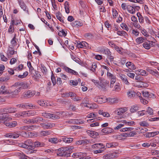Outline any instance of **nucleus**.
Returning a JSON list of instances; mask_svg holds the SVG:
<instances>
[{
	"label": "nucleus",
	"instance_id": "f257e3e1",
	"mask_svg": "<svg viewBox=\"0 0 159 159\" xmlns=\"http://www.w3.org/2000/svg\"><path fill=\"white\" fill-rule=\"evenodd\" d=\"M40 125L43 129H49L55 126V124L52 123H48L45 119L40 123Z\"/></svg>",
	"mask_w": 159,
	"mask_h": 159
},
{
	"label": "nucleus",
	"instance_id": "f03ea898",
	"mask_svg": "<svg viewBox=\"0 0 159 159\" xmlns=\"http://www.w3.org/2000/svg\"><path fill=\"white\" fill-rule=\"evenodd\" d=\"M35 94V92L34 91L28 90L24 92L21 96L22 98L27 99L33 97Z\"/></svg>",
	"mask_w": 159,
	"mask_h": 159
},
{
	"label": "nucleus",
	"instance_id": "7ed1b4c3",
	"mask_svg": "<svg viewBox=\"0 0 159 159\" xmlns=\"http://www.w3.org/2000/svg\"><path fill=\"white\" fill-rule=\"evenodd\" d=\"M73 148H74L72 146L66 148L64 149V150L61 152L60 153V156H66V157L70 156V151Z\"/></svg>",
	"mask_w": 159,
	"mask_h": 159
},
{
	"label": "nucleus",
	"instance_id": "20e7f679",
	"mask_svg": "<svg viewBox=\"0 0 159 159\" xmlns=\"http://www.w3.org/2000/svg\"><path fill=\"white\" fill-rule=\"evenodd\" d=\"M52 115L50 116L51 117L50 118L53 120H57L60 118L59 116L61 115L64 116L66 115V113L64 111H61L60 112H57L56 113L51 114Z\"/></svg>",
	"mask_w": 159,
	"mask_h": 159
},
{
	"label": "nucleus",
	"instance_id": "39448f33",
	"mask_svg": "<svg viewBox=\"0 0 159 159\" xmlns=\"http://www.w3.org/2000/svg\"><path fill=\"white\" fill-rule=\"evenodd\" d=\"M25 145V148L32 150L34 148V146H33V142L31 140H27L24 142Z\"/></svg>",
	"mask_w": 159,
	"mask_h": 159
},
{
	"label": "nucleus",
	"instance_id": "423d86ee",
	"mask_svg": "<svg viewBox=\"0 0 159 159\" xmlns=\"http://www.w3.org/2000/svg\"><path fill=\"white\" fill-rule=\"evenodd\" d=\"M9 121L6 120L4 121L3 123L5 125L10 128L14 127L17 125V123L16 121H13L10 122Z\"/></svg>",
	"mask_w": 159,
	"mask_h": 159
},
{
	"label": "nucleus",
	"instance_id": "0eeeda50",
	"mask_svg": "<svg viewBox=\"0 0 159 159\" xmlns=\"http://www.w3.org/2000/svg\"><path fill=\"white\" fill-rule=\"evenodd\" d=\"M94 100L95 102L101 104L106 102V98L103 96H96L94 98Z\"/></svg>",
	"mask_w": 159,
	"mask_h": 159
},
{
	"label": "nucleus",
	"instance_id": "6e6552de",
	"mask_svg": "<svg viewBox=\"0 0 159 159\" xmlns=\"http://www.w3.org/2000/svg\"><path fill=\"white\" fill-rule=\"evenodd\" d=\"M121 7L123 10H125L126 9V7L129 13L132 14L135 13L134 9H130L132 7L130 5H127L125 3H123L121 5Z\"/></svg>",
	"mask_w": 159,
	"mask_h": 159
},
{
	"label": "nucleus",
	"instance_id": "1a4fd4ad",
	"mask_svg": "<svg viewBox=\"0 0 159 159\" xmlns=\"http://www.w3.org/2000/svg\"><path fill=\"white\" fill-rule=\"evenodd\" d=\"M110 104L116 103L119 102V99L117 98H106V102Z\"/></svg>",
	"mask_w": 159,
	"mask_h": 159
},
{
	"label": "nucleus",
	"instance_id": "9d476101",
	"mask_svg": "<svg viewBox=\"0 0 159 159\" xmlns=\"http://www.w3.org/2000/svg\"><path fill=\"white\" fill-rule=\"evenodd\" d=\"M87 133L89 135L93 138H97L98 136V134L94 131L88 130L87 131Z\"/></svg>",
	"mask_w": 159,
	"mask_h": 159
},
{
	"label": "nucleus",
	"instance_id": "9b49d317",
	"mask_svg": "<svg viewBox=\"0 0 159 159\" xmlns=\"http://www.w3.org/2000/svg\"><path fill=\"white\" fill-rule=\"evenodd\" d=\"M77 46L79 48H85L88 47V44L85 42H79L77 43Z\"/></svg>",
	"mask_w": 159,
	"mask_h": 159
},
{
	"label": "nucleus",
	"instance_id": "f8f14e48",
	"mask_svg": "<svg viewBox=\"0 0 159 159\" xmlns=\"http://www.w3.org/2000/svg\"><path fill=\"white\" fill-rule=\"evenodd\" d=\"M152 41H147L143 44V47L146 49H149L152 45Z\"/></svg>",
	"mask_w": 159,
	"mask_h": 159
},
{
	"label": "nucleus",
	"instance_id": "ddd939ff",
	"mask_svg": "<svg viewBox=\"0 0 159 159\" xmlns=\"http://www.w3.org/2000/svg\"><path fill=\"white\" fill-rule=\"evenodd\" d=\"M142 93L143 96L145 98H154L155 97V96L152 93H149L147 91H143Z\"/></svg>",
	"mask_w": 159,
	"mask_h": 159
},
{
	"label": "nucleus",
	"instance_id": "4468645a",
	"mask_svg": "<svg viewBox=\"0 0 159 159\" xmlns=\"http://www.w3.org/2000/svg\"><path fill=\"white\" fill-rule=\"evenodd\" d=\"M127 111V108L125 107L120 108L116 109L115 111V113L118 115H121Z\"/></svg>",
	"mask_w": 159,
	"mask_h": 159
},
{
	"label": "nucleus",
	"instance_id": "2eb2a0df",
	"mask_svg": "<svg viewBox=\"0 0 159 159\" xmlns=\"http://www.w3.org/2000/svg\"><path fill=\"white\" fill-rule=\"evenodd\" d=\"M33 119V124H38L40 123V122L43 120H44V119L42 117L39 116H37L36 117L34 118Z\"/></svg>",
	"mask_w": 159,
	"mask_h": 159
},
{
	"label": "nucleus",
	"instance_id": "dca6fc26",
	"mask_svg": "<svg viewBox=\"0 0 159 159\" xmlns=\"http://www.w3.org/2000/svg\"><path fill=\"white\" fill-rule=\"evenodd\" d=\"M11 91L6 89V88L4 86H2L0 88V93L2 94H7L11 93Z\"/></svg>",
	"mask_w": 159,
	"mask_h": 159
},
{
	"label": "nucleus",
	"instance_id": "f3484780",
	"mask_svg": "<svg viewBox=\"0 0 159 159\" xmlns=\"http://www.w3.org/2000/svg\"><path fill=\"white\" fill-rule=\"evenodd\" d=\"M61 139L65 143H70L73 141V139L72 138H67L65 136H62Z\"/></svg>",
	"mask_w": 159,
	"mask_h": 159
},
{
	"label": "nucleus",
	"instance_id": "a211bd4d",
	"mask_svg": "<svg viewBox=\"0 0 159 159\" xmlns=\"http://www.w3.org/2000/svg\"><path fill=\"white\" fill-rule=\"evenodd\" d=\"M92 148H97L100 149H105V146L102 143H95L92 145Z\"/></svg>",
	"mask_w": 159,
	"mask_h": 159
},
{
	"label": "nucleus",
	"instance_id": "6ab92c4d",
	"mask_svg": "<svg viewBox=\"0 0 159 159\" xmlns=\"http://www.w3.org/2000/svg\"><path fill=\"white\" fill-rule=\"evenodd\" d=\"M64 69L65 71L68 73H69L75 75H78V73L77 72L67 67H64Z\"/></svg>",
	"mask_w": 159,
	"mask_h": 159
},
{
	"label": "nucleus",
	"instance_id": "aec40b11",
	"mask_svg": "<svg viewBox=\"0 0 159 159\" xmlns=\"http://www.w3.org/2000/svg\"><path fill=\"white\" fill-rule=\"evenodd\" d=\"M113 130L109 127H106L102 129L101 131L104 133L108 134L113 132Z\"/></svg>",
	"mask_w": 159,
	"mask_h": 159
},
{
	"label": "nucleus",
	"instance_id": "412c9836",
	"mask_svg": "<svg viewBox=\"0 0 159 159\" xmlns=\"http://www.w3.org/2000/svg\"><path fill=\"white\" fill-rule=\"evenodd\" d=\"M11 119L12 118H11L7 117V115H6V113L2 114V116H0V122L3 120H11Z\"/></svg>",
	"mask_w": 159,
	"mask_h": 159
},
{
	"label": "nucleus",
	"instance_id": "4be33fe9",
	"mask_svg": "<svg viewBox=\"0 0 159 159\" xmlns=\"http://www.w3.org/2000/svg\"><path fill=\"white\" fill-rule=\"evenodd\" d=\"M34 146L35 147H44L46 145L44 143L42 142H40L38 141L34 142Z\"/></svg>",
	"mask_w": 159,
	"mask_h": 159
},
{
	"label": "nucleus",
	"instance_id": "5701e85b",
	"mask_svg": "<svg viewBox=\"0 0 159 159\" xmlns=\"http://www.w3.org/2000/svg\"><path fill=\"white\" fill-rule=\"evenodd\" d=\"M120 78L124 84L126 85H128L129 84V83L128 81L127 77L125 75H123L120 76Z\"/></svg>",
	"mask_w": 159,
	"mask_h": 159
},
{
	"label": "nucleus",
	"instance_id": "b1692460",
	"mask_svg": "<svg viewBox=\"0 0 159 159\" xmlns=\"http://www.w3.org/2000/svg\"><path fill=\"white\" fill-rule=\"evenodd\" d=\"M126 66L130 69L134 70L136 67L134 64L130 61H128L126 63Z\"/></svg>",
	"mask_w": 159,
	"mask_h": 159
},
{
	"label": "nucleus",
	"instance_id": "393cba45",
	"mask_svg": "<svg viewBox=\"0 0 159 159\" xmlns=\"http://www.w3.org/2000/svg\"><path fill=\"white\" fill-rule=\"evenodd\" d=\"M4 111L6 113H11L15 112L16 111V108L10 107L7 109H5Z\"/></svg>",
	"mask_w": 159,
	"mask_h": 159
},
{
	"label": "nucleus",
	"instance_id": "a878e982",
	"mask_svg": "<svg viewBox=\"0 0 159 159\" xmlns=\"http://www.w3.org/2000/svg\"><path fill=\"white\" fill-rule=\"evenodd\" d=\"M139 106L137 105H134L132 106L130 108V111L131 113H133L136 112L139 110Z\"/></svg>",
	"mask_w": 159,
	"mask_h": 159
},
{
	"label": "nucleus",
	"instance_id": "bb28decb",
	"mask_svg": "<svg viewBox=\"0 0 159 159\" xmlns=\"http://www.w3.org/2000/svg\"><path fill=\"white\" fill-rule=\"evenodd\" d=\"M71 25L73 27L75 26H81L83 25L82 23L80 21H76L71 23Z\"/></svg>",
	"mask_w": 159,
	"mask_h": 159
},
{
	"label": "nucleus",
	"instance_id": "cd10ccee",
	"mask_svg": "<svg viewBox=\"0 0 159 159\" xmlns=\"http://www.w3.org/2000/svg\"><path fill=\"white\" fill-rule=\"evenodd\" d=\"M57 18L61 22L64 23V20L62 17V14L60 12L58 11L56 13Z\"/></svg>",
	"mask_w": 159,
	"mask_h": 159
},
{
	"label": "nucleus",
	"instance_id": "c85d7f7f",
	"mask_svg": "<svg viewBox=\"0 0 159 159\" xmlns=\"http://www.w3.org/2000/svg\"><path fill=\"white\" fill-rule=\"evenodd\" d=\"M99 114L102 115L103 117H108L110 116V114L107 112H103L102 110H100L98 111Z\"/></svg>",
	"mask_w": 159,
	"mask_h": 159
},
{
	"label": "nucleus",
	"instance_id": "c756f323",
	"mask_svg": "<svg viewBox=\"0 0 159 159\" xmlns=\"http://www.w3.org/2000/svg\"><path fill=\"white\" fill-rule=\"evenodd\" d=\"M18 3L21 8L24 11H25L26 6L24 2L21 0H19Z\"/></svg>",
	"mask_w": 159,
	"mask_h": 159
},
{
	"label": "nucleus",
	"instance_id": "7c9ffc66",
	"mask_svg": "<svg viewBox=\"0 0 159 159\" xmlns=\"http://www.w3.org/2000/svg\"><path fill=\"white\" fill-rule=\"evenodd\" d=\"M21 90V88L19 87L17 88L14 91H11V93H10L11 94L13 95H17L18 93L20 92Z\"/></svg>",
	"mask_w": 159,
	"mask_h": 159
},
{
	"label": "nucleus",
	"instance_id": "2f4dec72",
	"mask_svg": "<svg viewBox=\"0 0 159 159\" xmlns=\"http://www.w3.org/2000/svg\"><path fill=\"white\" fill-rule=\"evenodd\" d=\"M37 102L39 105L43 107H46L48 106V103L43 100H38Z\"/></svg>",
	"mask_w": 159,
	"mask_h": 159
},
{
	"label": "nucleus",
	"instance_id": "473e14b6",
	"mask_svg": "<svg viewBox=\"0 0 159 159\" xmlns=\"http://www.w3.org/2000/svg\"><path fill=\"white\" fill-rule=\"evenodd\" d=\"M20 136H21L24 137H28L29 136V133L27 132L22 131L19 132Z\"/></svg>",
	"mask_w": 159,
	"mask_h": 159
},
{
	"label": "nucleus",
	"instance_id": "72a5a7b5",
	"mask_svg": "<svg viewBox=\"0 0 159 159\" xmlns=\"http://www.w3.org/2000/svg\"><path fill=\"white\" fill-rule=\"evenodd\" d=\"M139 75L143 76H146L148 75V73L146 71L143 70H138Z\"/></svg>",
	"mask_w": 159,
	"mask_h": 159
},
{
	"label": "nucleus",
	"instance_id": "f704fd0d",
	"mask_svg": "<svg viewBox=\"0 0 159 159\" xmlns=\"http://www.w3.org/2000/svg\"><path fill=\"white\" fill-rule=\"evenodd\" d=\"M21 85L20 87L22 89H27L29 86V84L28 83H26L24 82H20Z\"/></svg>",
	"mask_w": 159,
	"mask_h": 159
},
{
	"label": "nucleus",
	"instance_id": "c9c22d12",
	"mask_svg": "<svg viewBox=\"0 0 159 159\" xmlns=\"http://www.w3.org/2000/svg\"><path fill=\"white\" fill-rule=\"evenodd\" d=\"M101 52L102 53L105 54L107 56L108 55H110V53L111 52L110 51V50L107 48H105L104 49L101 50Z\"/></svg>",
	"mask_w": 159,
	"mask_h": 159
},
{
	"label": "nucleus",
	"instance_id": "e433bc0d",
	"mask_svg": "<svg viewBox=\"0 0 159 159\" xmlns=\"http://www.w3.org/2000/svg\"><path fill=\"white\" fill-rule=\"evenodd\" d=\"M146 70L148 72L153 76L155 75V73H158V71L156 70H152L150 68H147Z\"/></svg>",
	"mask_w": 159,
	"mask_h": 159
},
{
	"label": "nucleus",
	"instance_id": "4c0bfd02",
	"mask_svg": "<svg viewBox=\"0 0 159 159\" xmlns=\"http://www.w3.org/2000/svg\"><path fill=\"white\" fill-rule=\"evenodd\" d=\"M146 39L145 38L139 37L136 40V42L138 43H142L146 40Z\"/></svg>",
	"mask_w": 159,
	"mask_h": 159
},
{
	"label": "nucleus",
	"instance_id": "58836bf2",
	"mask_svg": "<svg viewBox=\"0 0 159 159\" xmlns=\"http://www.w3.org/2000/svg\"><path fill=\"white\" fill-rule=\"evenodd\" d=\"M137 16L138 17L139 22L141 23H143L144 22V19L143 17L139 12H138Z\"/></svg>",
	"mask_w": 159,
	"mask_h": 159
},
{
	"label": "nucleus",
	"instance_id": "ea45409f",
	"mask_svg": "<svg viewBox=\"0 0 159 159\" xmlns=\"http://www.w3.org/2000/svg\"><path fill=\"white\" fill-rule=\"evenodd\" d=\"M134 129V128L131 127H126L120 129V131L122 132L130 131Z\"/></svg>",
	"mask_w": 159,
	"mask_h": 159
},
{
	"label": "nucleus",
	"instance_id": "a19ab883",
	"mask_svg": "<svg viewBox=\"0 0 159 159\" xmlns=\"http://www.w3.org/2000/svg\"><path fill=\"white\" fill-rule=\"evenodd\" d=\"M49 142L53 143H56L58 142V140L57 138H52L49 139Z\"/></svg>",
	"mask_w": 159,
	"mask_h": 159
},
{
	"label": "nucleus",
	"instance_id": "79ce46f5",
	"mask_svg": "<svg viewBox=\"0 0 159 159\" xmlns=\"http://www.w3.org/2000/svg\"><path fill=\"white\" fill-rule=\"evenodd\" d=\"M146 115L147 114L149 115H153V110L152 108L149 107L148 108L146 111H145Z\"/></svg>",
	"mask_w": 159,
	"mask_h": 159
},
{
	"label": "nucleus",
	"instance_id": "37998d69",
	"mask_svg": "<svg viewBox=\"0 0 159 159\" xmlns=\"http://www.w3.org/2000/svg\"><path fill=\"white\" fill-rule=\"evenodd\" d=\"M85 37L86 38L89 39H92L93 38V35L90 33H87L84 34Z\"/></svg>",
	"mask_w": 159,
	"mask_h": 159
},
{
	"label": "nucleus",
	"instance_id": "c03bdc74",
	"mask_svg": "<svg viewBox=\"0 0 159 159\" xmlns=\"http://www.w3.org/2000/svg\"><path fill=\"white\" fill-rule=\"evenodd\" d=\"M16 34H15L13 38L11 40V43L14 46H15L16 45V42L18 41L17 39L16 40Z\"/></svg>",
	"mask_w": 159,
	"mask_h": 159
},
{
	"label": "nucleus",
	"instance_id": "a18cd8bd",
	"mask_svg": "<svg viewBox=\"0 0 159 159\" xmlns=\"http://www.w3.org/2000/svg\"><path fill=\"white\" fill-rule=\"evenodd\" d=\"M42 116L47 118H50V116L52 115L51 113L48 112H44L42 113Z\"/></svg>",
	"mask_w": 159,
	"mask_h": 159
},
{
	"label": "nucleus",
	"instance_id": "49530a36",
	"mask_svg": "<svg viewBox=\"0 0 159 159\" xmlns=\"http://www.w3.org/2000/svg\"><path fill=\"white\" fill-rule=\"evenodd\" d=\"M127 95L129 97L131 98L135 96L136 93L134 91H129V92H128Z\"/></svg>",
	"mask_w": 159,
	"mask_h": 159
},
{
	"label": "nucleus",
	"instance_id": "de8ad7c7",
	"mask_svg": "<svg viewBox=\"0 0 159 159\" xmlns=\"http://www.w3.org/2000/svg\"><path fill=\"white\" fill-rule=\"evenodd\" d=\"M135 80L137 82H141L143 80V78L141 75H137L135 77Z\"/></svg>",
	"mask_w": 159,
	"mask_h": 159
},
{
	"label": "nucleus",
	"instance_id": "09e8293b",
	"mask_svg": "<svg viewBox=\"0 0 159 159\" xmlns=\"http://www.w3.org/2000/svg\"><path fill=\"white\" fill-rule=\"evenodd\" d=\"M71 57L72 59L76 62H79V61L80 59L77 57L75 54H72L71 55Z\"/></svg>",
	"mask_w": 159,
	"mask_h": 159
},
{
	"label": "nucleus",
	"instance_id": "8fccbe9b",
	"mask_svg": "<svg viewBox=\"0 0 159 159\" xmlns=\"http://www.w3.org/2000/svg\"><path fill=\"white\" fill-rule=\"evenodd\" d=\"M41 69L42 70V72L43 73L46 74L47 71V70L46 67L44 66V65L42 64H40Z\"/></svg>",
	"mask_w": 159,
	"mask_h": 159
},
{
	"label": "nucleus",
	"instance_id": "3c124183",
	"mask_svg": "<svg viewBox=\"0 0 159 159\" xmlns=\"http://www.w3.org/2000/svg\"><path fill=\"white\" fill-rule=\"evenodd\" d=\"M51 133V132L50 131H42L41 133V134L43 136H47L48 135L50 134Z\"/></svg>",
	"mask_w": 159,
	"mask_h": 159
},
{
	"label": "nucleus",
	"instance_id": "603ef678",
	"mask_svg": "<svg viewBox=\"0 0 159 159\" xmlns=\"http://www.w3.org/2000/svg\"><path fill=\"white\" fill-rule=\"evenodd\" d=\"M27 116H33L34 115L36 112L34 111H27Z\"/></svg>",
	"mask_w": 159,
	"mask_h": 159
},
{
	"label": "nucleus",
	"instance_id": "864d4df0",
	"mask_svg": "<svg viewBox=\"0 0 159 159\" xmlns=\"http://www.w3.org/2000/svg\"><path fill=\"white\" fill-rule=\"evenodd\" d=\"M120 26L123 29H124L127 31H128L129 28L125 23H122L120 25Z\"/></svg>",
	"mask_w": 159,
	"mask_h": 159
},
{
	"label": "nucleus",
	"instance_id": "5fc2aeb1",
	"mask_svg": "<svg viewBox=\"0 0 159 159\" xmlns=\"http://www.w3.org/2000/svg\"><path fill=\"white\" fill-rule=\"evenodd\" d=\"M51 79L53 85H54L56 84V81L55 77L54 75L53 74L52 72Z\"/></svg>",
	"mask_w": 159,
	"mask_h": 159
},
{
	"label": "nucleus",
	"instance_id": "6e6d98bb",
	"mask_svg": "<svg viewBox=\"0 0 159 159\" xmlns=\"http://www.w3.org/2000/svg\"><path fill=\"white\" fill-rule=\"evenodd\" d=\"M11 132L13 136V139H16L19 137L20 134L19 132L16 131Z\"/></svg>",
	"mask_w": 159,
	"mask_h": 159
},
{
	"label": "nucleus",
	"instance_id": "4d7b16f0",
	"mask_svg": "<svg viewBox=\"0 0 159 159\" xmlns=\"http://www.w3.org/2000/svg\"><path fill=\"white\" fill-rule=\"evenodd\" d=\"M27 65L28 67L29 68L30 72L34 70V68L32 66L31 63L30 61H28L27 63Z\"/></svg>",
	"mask_w": 159,
	"mask_h": 159
},
{
	"label": "nucleus",
	"instance_id": "13d9d810",
	"mask_svg": "<svg viewBox=\"0 0 159 159\" xmlns=\"http://www.w3.org/2000/svg\"><path fill=\"white\" fill-rule=\"evenodd\" d=\"M23 122L25 123L30 124L32 123L33 124V119H26L23 120Z\"/></svg>",
	"mask_w": 159,
	"mask_h": 159
},
{
	"label": "nucleus",
	"instance_id": "bf43d9fd",
	"mask_svg": "<svg viewBox=\"0 0 159 159\" xmlns=\"http://www.w3.org/2000/svg\"><path fill=\"white\" fill-rule=\"evenodd\" d=\"M137 114L139 116H142L145 115H146L145 110H144L137 112Z\"/></svg>",
	"mask_w": 159,
	"mask_h": 159
},
{
	"label": "nucleus",
	"instance_id": "052dcab7",
	"mask_svg": "<svg viewBox=\"0 0 159 159\" xmlns=\"http://www.w3.org/2000/svg\"><path fill=\"white\" fill-rule=\"evenodd\" d=\"M117 34L119 35L126 36L127 34L124 31H118L117 32Z\"/></svg>",
	"mask_w": 159,
	"mask_h": 159
},
{
	"label": "nucleus",
	"instance_id": "680f3d73",
	"mask_svg": "<svg viewBox=\"0 0 159 159\" xmlns=\"http://www.w3.org/2000/svg\"><path fill=\"white\" fill-rule=\"evenodd\" d=\"M58 34L60 36H65L66 35V34L65 33L64 30L62 29L61 31H60L58 33Z\"/></svg>",
	"mask_w": 159,
	"mask_h": 159
},
{
	"label": "nucleus",
	"instance_id": "e2e57ef3",
	"mask_svg": "<svg viewBox=\"0 0 159 159\" xmlns=\"http://www.w3.org/2000/svg\"><path fill=\"white\" fill-rule=\"evenodd\" d=\"M8 52V53L11 55H13L15 53V52L12 48L10 47L9 48Z\"/></svg>",
	"mask_w": 159,
	"mask_h": 159
},
{
	"label": "nucleus",
	"instance_id": "0e129e2a",
	"mask_svg": "<svg viewBox=\"0 0 159 159\" xmlns=\"http://www.w3.org/2000/svg\"><path fill=\"white\" fill-rule=\"evenodd\" d=\"M21 83L20 82H18L15 83L12 86V87L18 88L20 87Z\"/></svg>",
	"mask_w": 159,
	"mask_h": 159
},
{
	"label": "nucleus",
	"instance_id": "69168bd1",
	"mask_svg": "<svg viewBox=\"0 0 159 159\" xmlns=\"http://www.w3.org/2000/svg\"><path fill=\"white\" fill-rule=\"evenodd\" d=\"M75 124L81 125L84 123V121L81 119H75Z\"/></svg>",
	"mask_w": 159,
	"mask_h": 159
},
{
	"label": "nucleus",
	"instance_id": "338daca9",
	"mask_svg": "<svg viewBox=\"0 0 159 159\" xmlns=\"http://www.w3.org/2000/svg\"><path fill=\"white\" fill-rule=\"evenodd\" d=\"M10 79L9 77H5L0 78V82H3L4 81H6Z\"/></svg>",
	"mask_w": 159,
	"mask_h": 159
},
{
	"label": "nucleus",
	"instance_id": "774afa93",
	"mask_svg": "<svg viewBox=\"0 0 159 159\" xmlns=\"http://www.w3.org/2000/svg\"><path fill=\"white\" fill-rule=\"evenodd\" d=\"M140 125L142 126L147 127L148 125V124L146 121H143L139 122Z\"/></svg>",
	"mask_w": 159,
	"mask_h": 159
}]
</instances>
